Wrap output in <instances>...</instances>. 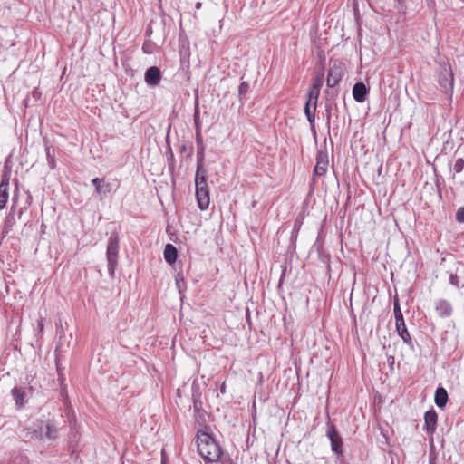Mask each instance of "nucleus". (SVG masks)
I'll use <instances>...</instances> for the list:
<instances>
[{"instance_id": "nucleus-1", "label": "nucleus", "mask_w": 464, "mask_h": 464, "mask_svg": "<svg viewBox=\"0 0 464 464\" xmlns=\"http://www.w3.org/2000/svg\"><path fill=\"white\" fill-rule=\"evenodd\" d=\"M198 450L201 457L209 462H217L222 456L219 444L208 432L199 430L197 434Z\"/></svg>"}, {"instance_id": "nucleus-2", "label": "nucleus", "mask_w": 464, "mask_h": 464, "mask_svg": "<svg viewBox=\"0 0 464 464\" xmlns=\"http://www.w3.org/2000/svg\"><path fill=\"white\" fill-rule=\"evenodd\" d=\"M198 168L196 171L195 177V185H196V198L198 201V208L201 210H206L209 206V188L207 183L206 178V170L203 168V154L198 153Z\"/></svg>"}, {"instance_id": "nucleus-3", "label": "nucleus", "mask_w": 464, "mask_h": 464, "mask_svg": "<svg viewBox=\"0 0 464 464\" xmlns=\"http://www.w3.org/2000/svg\"><path fill=\"white\" fill-rule=\"evenodd\" d=\"M119 252V237L117 234H113L110 237L107 246V260H108V270L111 275L114 274Z\"/></svg>"}, {"instance_id": "nucleus-4", "label": "nucleus", "mask_w": 464, "mask_h": 464, "mask_svg": "<svg viewBox=\"0 0 464 464\" xmlns=\"http://www.w3.org/2000/svg\"><path fill=\"white\" fill-rule=\"evenodd\" d=\"M35 433H38L37 438L39 439L55 440L58 438L59 430L53 421L49 420L40 425L38 430H35Z\"/></svg>"}, {"instance_id": "nucleus-5", "label": "nucleus", "mask_w": 464, "mask_h": 464, "mask_svg": "<svg viewBox=\"0 0 464 464\" xmlns=\"http://www.w3.org/2000/svg\"><path fill=\"white\" fill-rule=\"evenodd\" d=\"M326 433L331 442L332 450L338 456L343 455V440L336 428L329 427Z\"/></svg>"}, {"instance_id": "nucleus-6", "label": "nucleus", "mask_w": 464, "mask_h": 464, "mask_svg": "<svg viewBox=\"0 0 464 464\" xmlns=\"http://www.w3.org/2000/svg\"><path fill=\"white\" fill-rule=\"evenodd\" d=\"M440 85L445 93H451L454 86V76L450 67L444 68L439 79Z\"/></svg>"}, {"instance_id": "nucleus-7", "label": "nucleus", "mask_w": 464, "mask_h": 464, "mask_svg": "<svg viewBox=\"0 0 464 464\" xmlns=\"http://www.w3.org/2000/svg\"><path fill=\"white\" fill-rule=\"evenodd\" d=\"M329 165L328 154L327 152L319 151L316 155V164L314 169V175L322 177L324 176Z\"/></svg>"}, {"instance_id": "nucleus-8", "label": "nucleus", "mask_w": 464, "mask_h": 464, "mask_svg": "<svg viewBox=\"0 0 464 464\" xmlns=\"http://www.w3.org/2000/svg\"><path fill=\"white\" fill-rule=\"evenodd\" d=\"M10 174L4 173L0 182V210L3 209L9 198Z\"/></svg>"}, {"instance_id": "nucleus-9", "label": "nucleus", "mask_w": 464, "mask_h": 464, "mask_svg": "<svg viewBox=\"0 0 464 464\" xmlns=\"http://www.w3.org/2000/svg\"><path fill=\"white\" fill-rule=\"evenodd\" d=\"M343 77V68L340 64H334L328 72L327 75V86L334 87L336 86Z\"/></svg>"}, {"instance_id": "nucleus-10", "label": "nucleus", "mask_w": 464, "mask_h": 464, "mask_svg": "<svg viewBox=\"0 0 464 464\" xmlns=\"http://www.w3.org/2000/svg\"><path fill=\"white\" fill-rule=\"evenodd\" d=\"M161 78V72L156 66H151L147 69L145 72V82L148 85L156 86L160 83Z\"/></svg>"}, {"instance_id": "nucleus-11", "label": "nucleus", "mask_w": 464, "mask_h": 464, "mask_svg": "<svg viewBox=\"0 0 464 464\" xmlns=\"http://www.w3.org/2000/svg\"><path fill=\"white\" fill-rule=\"evenodd\" d=\"M438 415L436 411L431 409L428 411L424 415V427L428 434L432 435L436 430Z\"/></svg>"}, {"instance_id": "nucleus-12", "label": "nucleus", "mask_w": 464, "mask_h": 464, "mask_svg": "<svg viewBox=\"0 0 464 464\" xmlns=\"http://www.w3.org/2000/svg\"><path fill=\"white\" fill-rule=\"evenodd\" d=\"M367 94V88L364 83L357 82L353 87V96L358 102H363Z\"/></svg>"}, {"instance_id": "nucleus-13", "label": "nucleus", "mask_w": 464, "mask_h": 464, "mask_svg": "<svg viewBox=\"0 0 464 464\" xmlns=\"http://www.w3.org/2000/svg\"><path fill=\"white\" fill-rule=\"evenodd\" d=\"M92 185L95 187L96 192L99 195H105L110 193L111 187L109 183H106L104 179L95 178L92 180Z\"/></svg>"}, {"instance_id": "nucleus-14", "label": "nucleus", "mask_w": 464, "mask_h": 464, "mask_svg": "<svg viewBox=\"0 0 464 464\" xmlns=\"http://www.w3.org/2000/svg\"><path fill=\"white\" fill-rule=\"evenodd\" d=\"M434 400H435L436 405L439 408H443L447 404V401H448L447 391L442 387L438 388L435 392Z\"/></svg>"}, {"instance_id": "nucleus-15", "label": "nucleus", "mask_w": 464, "mask_h": 464, "mask_svg": "<svg viewBox=\"0 0 464 464\" xmlns=\"http://www.w3.org/2000/svg\"><path fill=\"white\" fill-rule=\"evenodd\" d=\"M178 253L172 244H167L164 249V258L167 263L173 264L177 260Z\"/></svg>"}, {"instance_id": "nucleus-16", "label": "nucleus", "mask_w": 464, "mask_h": 464, "mask_svg": "<svg viewBox=\"0 0 464 464\" xmlns=\"http://www.w3.org/2000/svg\"><path fill=\"white\" fill-rule=\"evenodd\" d=\"M396 330L400 337L403 340V342L407 344L411 343V335L407 330L405 322L396 323Z\"/></svg>"}, {"instance_id": "nucleus-17", "label": "nucleus", "mask_w": 464, "mask_h": 464, "mask_svg": "<svg viewBox=\"0 0 464 464\" xmlns=\"http://www.w3.org/2000/svg\"><path fill=\"white\" fill-rule=\"evenodd\" d=\"M12 395L18 408H21L24 404V392L19 388H14L12 390Z\"/></svg>"}, {"instance_id": "nucleus-18", "label": "nucleus", "mask_w": 464, "mask_h": 464, "mask_svg": "<svg viewBox=\"0 0 464 464\" xmlns=\"http://www.w3.org/2000/svg\"><path fill=\"white\" fill-rule=\"evenodd\" d=\"M320 91L321 90L316 89L313 86L308 91V97L311 98V100H314V111H315V109H316L317 101H318V98L320 95Z\"/></svg>"}, {"instance_id": "nucleus-19", "label": "nucleus", "mask_w": 464, "mask_h": 464, "mask_svg": "<svg viewBox=\"0 0 464 464\" xmlns=\"http://www.w3.org/2000/svg\"><path fill=\"white\" fill-rule=\"evenodd\" d=\"M323 83H324V73L323 72H319L314 77V83H313L312 86L316 88V89L321 90V87L323 86Z\"/></svg>"}, {"instance_id": "nucleus-20", "label": "nucleus", "mask_w": 464, "mask_h": 464, "mask_svg": "<svg viewBox=\"0 0 464 464\" xmlns=\"http://www.w3.org/2000/svg\"><path fill=\"white\" fill-rule=\"evenodd\" d=\"M394 314H395V324L404 322L402 313H401L398 304H395V305H394Z\"/></svg>"}, {"instance_id": "nucleus-21", "label": "nucleus", "mask_w": 464, "mask_h": 464, "mask_svg": "<svg viewBox=\"0 0 464 464\" xmlns=\"http://www.w3.org/2000/svg\"><path fill=\"white\" fill-rule=\"evenodd\" d=\"M394 314H395V324L404 322L402 313H401L398 304H395V305H394Z\"/></svg>"}, {"instance_id": "nucleus-22", "label": "nucleus", "mask_w": 464, "mask_h": 464, "mask_svg": "<svg viewBox=\"0 0 464 464\" xmlns=\"http://www.w3.org/2000/svg\"><path fill=\"white\" fill-rule=\"evenodd\" d=\"M464 169V160L463 159H458L456 161H455V164H454V170L457 172V173H459L463 170Z\"/></svg>"}, {"instance_id": "nucleus-23", "label": "nucleus", "mask_w": 464, "mask_h": 464, "mask_svg": "<svg viewBox=\"0 0 464 464\" xmlns=\"http://www.w3.org/2000/svg\"><path fill=\"white\" fill-rule=\"evenodd\" d=\"M456 220L464 223V207L459 208L456 213Z\"/></svg>"}, {"instance_id": "nucleus-24", "label": "nucleus", "mask_w": 464, "mask_h": 464, "mask_svg": "<svg viewBox=\"0 0 464 464\" xmlns=\"http://www.w3.org/2000/svg\"><path fill=\"white\" fill-rule=\"evenodd\" d=\"M304 111H305V114L307 116V119L310 122H313L314 120V111L313 110V111H311V107L305 105L304 106Z\"/></svg>"}, {"instance_id": "nucleus-25", "label": "nucleus", "mask_w": 464, "mask_h": 464, "mask_svg": "<svg viewBox=\"0 0 464 464\" xmlns=\"http://www.w3.org/2000/svg\"><path fill=\"white\" fill-rule=\"evenodd\" d=\"M142 50H143V52H144L145 53H151V51H150V48H149V45H148V44H143V46H142Z\"/></svg>"}, {"instance_id": "nucleus-26", "label": "nucleus", "mask_w": 464, "mask_h": 464, "mask_svg": "<svg viewBox=\"0 0 464 464\" xmlns=\"http://www.w3.org/2000/svg\"><path fill=\"white\" fill-rule=\"evenodd\" d=\"M305 105L309 106V107H313L314 108V100H311V98L308 97L307 99V102L305 103Z\"/></svg>"}, {"instance_id": "nucleus-27", "label": "nucleus", "mask_w": 464, "mask_h": 464, "mask_svg": "<svg viewBox=\"0 0 464 464\" xmlns=\"http://www.w3.org/2000/svg\"><path fill=\"white\" fill-rule=\"evenodd\" d=\"M38 329H39V332L43 331V329H44V322H43V320H40L38 322Z\"/></svg>"}, {"instance_id": "nucleus-28", "label": "nucleus", "mask_w": 464, "mask_h": 464, "mask_svg": "<svg viewBox=\"0 0 464 464\" xmlns=\"http://www.w3.org/2000/svg\"><path fill=\"white\" fill-rule=\"evenodd\" d=\"M179 278H180L181 280H183V276H182L180 274H179V275L177 276V277H176L177 285H179Z\"/></svg>"}]
</instances>
